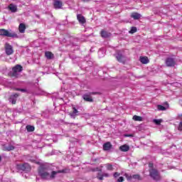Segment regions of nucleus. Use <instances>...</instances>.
<instances>
[{
  "label": "nucleus",
  "mask_w": 182,
  "mask_h": 182,
  "mask_svg": "<svg viewBox=\"0 0 182 182\" xmlns=\"http://www.w3.org/2000/svg\"><path fill=\"white\" fill-rule=\"evenodd\" d=\"M60 173H66V170L63 169L57 171H51L50 169H49V166L45 165L38 168V176L42 180H53L56 177V174Z\"/></svg>",
  "instance_id": "f257e3e1"
},
{
  "label": "nucleus",
  "mask_w": 182,
  "mask_h": 182,
  "mask_svg": "<svg viewBox=\"0 0 182 182\" xmlns=\"http://www.w3.org/2000/svg\"><path fill=\"white\" fill-rule=\"evenodd\" d=\"M23 70V68L22 65L17 64L12 68V73H11V76L13 77H19L21 76L20 73Z\"/></svg>",
  "instance_id": "f03ea898"
},
{
  "label": "nucleus",
  "mask_w": 182,
  "mask_h": 182,
  "mask_svg": "<svg viewBox=\"0 0 182 182\" xmlns=\"http://www.w3.org/2000/svg\"><path fill=\"white\" fill-rule=\"evenodd\" d=\"M17 168L18 170H21L22 171H26V173H28V171H31V170H32L31 165H29V164L28 163L18 164Z\"/></svg>",
  "instance_id": "7ed1b4c3"
},
{
  "label": "nucleus",
  "mask_w": 182,
  "mask_h": 182,
  "mask_svg": "<svg viewBox=\"0 0 182 182\" xmlns=\"http://www.w3.org/2000/svg\"><path fill=\"white\" fill-rule=\"evenodd\" d=\"M149 173L151 177L154 178V180H160V173H159L158 170H156L154 168H152L149 171Z\"/></svg>",
  "instance_id": "20e7f679"
},
{
  "label": "nucleus",
  "mask_w": 182,
  "mask_h": 182,
  "mask_svg": "<svg viewBox=\"0 0 182 182\" xmlns=\"http://www.w3.org/2000/svg\"><path fill=\"white\" fill-rule=\"evenodd\" d=\"M92 95H99V92H92L89 94H84L82 95V99H84L85 102H93V98H92L91 96Z\"/></svg>",
  "instance_id": "39448f33"
},
{
  "label": "nucleus",
  "mask_w": 182,
  "mask_h": 182,
  "mask_svg": "<svg viewBox=\"0 0 182 182\" xmlns=\"http://www.w3.org/2000/svg\"><path fill=\"white\" fill-rule=\"evenodd\" d=\"M4 49H5L6 54L8 55H12V53H14V47H12V46H11L8 43H5Z\"/></svg>",
  "instance_id": "423d86ee"
},
{
  "label": "nucleus",
  "mask_w": 182,
  "mask_h": 182,
  "mask_svg": "<svg viewBox=\"0 0 182 182\" xmlns=\"http://www.w3.org/2000/svg\"><path fill=\"white\" fill-rule=\"evenodd\" d=\"M0 36H7V38H14V36H15V34L9 33V31H8L7 30L1 28L0 29Z\"/></svg>",
  "instance_id": "0eeeda50"
},
{
  "label": "nucleus",
  "mask_w": 182,
  "mask_h": 182,
  "mask_svg": "<svg viewBox=\"0 0 182 182\" xmlns=\"http://www.w3.org/2000/svg\"><path fill=\"white\" fill-rule=\"evenodd\" d=\"M53 5H54L55 9H60V8L63 6V3H62V1L59 0H54Z\"/></svg>",
  "instance_id": "6e6552de"
},
{
  "label": "nucleus",
  "mask_w": 182,
  "mask_h": 182,
  "mask_svg": "<svg viewBox=\"0 0 182 182\" xmlns=\"http://www.w3.org/2000/svg\"><path fill=\"white\" fill-rule=\"evenodd\" d=\"M166 65L168 67L175 66L176 61H174V59L173 58H167L166 60Z\"/></svg>",
  "instance_id": "1a4fd4ad"
},
{
  "label": "nucleus",
  "mask_w": 182,
  "mask_h": 182,
  "mask_svg": "<svg viewBox=\"0 0 182 182\" xmlns=\"http://www.w3.org/2000/svg\"><path fill=\"white\" fill-rule=\"evenodd\" d=\"M19 96L18 94H13L11 95L9 98V101L12 103V105L16 104V98Z\"/></svg>",
  "instance_id": "9d476101"
},
{
  "label": "nucleus",
  "mask_w": 182,
  "mask_h": 182,
  "mask_svg": "<svg viewBox=\"0 0 182 182\" xmlns=\"http://www.w3.org/2000/svg\"><path fill=\"white\" fill-rule=\"evenodd\" d=\"M100 35L102 36V38H110V36H112V34L105 30H102L100 32Z\"/></svg>",
  "instance_id": "9b49d317"
},
{
  "label": "nucleus",
  "mask_w": 182,
  "mask_h": 182,
  "mask_svg": "<svg viewBox=\"0 0 182 182\" xmlns=\"http://www.w3.org/2000/svg\"><path fill=\"white\" fill-rule=\"evenodd\" d=\"M110 149H112V143L109 141H107L103 144V150H105V151H108V150H110Z\"/></svg>",
  "instance_id": "f8f14e48"
},
{
  "label": "nucleus",
  "mask_w": 182,
  "mask_h": 182,
  "mask_svg": "<svg viewBox=\"0 0 182 182\" xmlns=\"http://www.w3.org/2000/svg\"><path fill=\"white\" fill-rule=\"evenodd\" d=\"M8 9H9V11H11V12L13 13H15L16 12V11H18V7L14 4H9Z\"/></svg>",
  "instance_id": "ddd939ff"
},
{
  "label": "nucleus",
  "mask_w": 182,
  "mask_h": 182,
  "mask_svg": "<svg viewBox=\"0 0 182 182\" xmlns=\"http://www.w3.org/2000/svg\"><path fill=\"white\" fill-rule=\"evenodd\" d=\"M26 30V26L24 23H20L18 26V31L20 33H25V31Z\"/></svg>",
  "instance_id": "4468645a"
},
{
  "label": "nucleus",
  "mask_w": 182,
  "mask_h": 182,
  "mask_svg": "<svg viewBox=\"0 0 182 182\" xmlns=\"http://www.w3.org/2000/svg\"><path fill=\"white\" fill-rule=\"evenodd\" d=\"M118 62H121L124 63V57L120 53V52H118L116 56Z\"/></svg>",
  "instance_id": "2eb2a0df"
},
{
  "label": "nucleus",
  "mask_w": 182,
  "mask_h": 182,
  "mask_svg": "<svg viewBox=\"0 0 182 182\" xmlns=\"http://www.w3.org/2000/svg\"><path fill=\"white\" fill-rule=\"evenodd\" d=\"M15 149V146H12V145H9L7 146H4L2 148V150H4V151H11V150H14Z\"/></svg>",
  "instance_id": "dca6fc26"
},
{
  "label": "nucleus",
  "mask_w": 182,
  "mask_h": 182,
  "mask_svg": "<svg viewBox=\"0 0 182 182\" xmlns=\"http://www.w3.org/2000/svg\"><path fill=\"white\" fill-rule=\"evenodd\" d=\"M131 18H133V19L135 20L140 19L141 18V14L134 12L131 14Z\"/></svg>",
  "instance_id": "f3484780"
},
{
  "label": "nucleus",
  "mask_w": 182,
  "mask_h": 182,
  "mask_svg": "<svg viewBox=\"0 0 182 182\" xmlns=\"http://www.w3.org/2000/svg\"><path fill=\"white\" fill-rule=\"evenodd\" d=\"M139 60L144 65H147V63H149V62H150L149 60V58H147V57H140Z\"/></svg>",
  "instance_id": "a211bd4d"
},
{
  "label": "nucleus",
  "mask_w": 182,
  "mask_h": 182,
  "mask_svg": "<svg viewBox=\"0 0 182 182\" xmlns=\"http://www.w3.org/2000/svg\"><path fill=\"white\" fill-rule=\"evenodd\" d=\"M119 150H121V151H129V150H130V146L127 144H124L119 147Z\"/></svg>",
  "instance_id": "6ab92c4d"
},
{
  "label": "nucleus",
  "mask_w": 182,
  "mask_h": 182,
  "mask_svg": "<svg viewBox=\"0 0 182 182\" xmlns=\"http://www.w3.org/2000/svg\"><path fill=\"white\" fill-rule=\"evenodd\" d=\"M77 18L79 21L80 23H85V22H86V19H85V17L82 16V14H78L77 16Z\"/></svg>",
  "instance_id": "aec40b11"
},
{
  "label": "nucleus",
  "mask_w": 182,
  "mask_h": 182,
  "mask_svg": "<svg viewBox=\"0 0 182 182\" xmlns=\"http://www.w3.org/2000/svg\"><path fill=\"white\" fill-rule=\"evenodd\" d=\"M45 55L47 58V59H53L54 58L53 53H52V52L50 51L46 52Z\"/></svg>",
  "instance_id": "412c9836"
},
{
  "label": "nucleus",
  "mask_w": 182,
  "mask_h": 182,
  "mask_svg": "<svg viewBox=\"0 0 182 182\" xmlns=\"http://www.w3.org/2000/svg\"><path fill=\"white\" fill-rule=\"evenodd\" d=\"M133 120H135V122H142L143 121V117L134 115L133 117Z\"/></svg>",
  "instance_id": "4be33fe9"
},
{
  "label": "nucleus",
  "mask_w": 182,
  "mask_h": 182,
  "mask_svg": "<svg viewBox=\"0 0 182 182\" xmlns=\"http://www.w3.org/2000/svg\"><path fill=\"white\" fill-rule=\"evenodd\" d=\"M26 129H27V132H33L35 130V127L31 125H27Z\"/></svg>",
  "instance_id": "5701e85b"
},
{
  "label": "nucleus",
  "mask_w": 182,
  "mask_h": 182,
  "mask_svg": "<svg viewBox=\"0 0 182 182\" xmlns=\"http://www.w3.org/2000/svg\"><path fill=\"white\" fill-rule=\"evenodd\" d=\"M106 167L107 170H109V171H112L113 170V166L110 164H107Z\"/></svg>",
  "instance_id": "b1692460"
},
{
  "label": "nucleus",
  "mask_w": 182,
  "mask_h": 182,
  "mask_svg": "<svg viewBox=\"0 0 182 182\" xmlns=\"http://www.w3.org/2000/svg\"><path fill=\"white\" fill-rule=\"evenodd\" d=\"M157 109H158V110L164 111V110H166V107H164L163 105H158Z\"/></svg>",
  "instance_id": "393cba45"
},
{
  "label": "nucleus",
  "mask_w": 182,
  "mask_h": 182,
  "mask_svg": "<svg viewBox=\"0 0 182 182\" xmlns=\"http://www.w3.org/2000/svg\"><path fill=\"white\" fill-rule=\"evenodd\" d=\"M161 119H154V123H155V124H157L158 126H159V124H161Z\"/></svg>",
  "instance_id": "a878e982"
},
{
  "label": "nucleus",
  "mask_w": 182,
  "mask_h": 182,
  "mask_svg": "<svg viewBox=\"0 0 182 182\" xmlns=\"http://www.w3.org/2000/svg\"><path fill=\"white\" fill-rule=\"evenodd\" d=\"M73 111L71 114V116H76V114L78 113L79 112L75 107H73Z\"/></svg>",
  "instance_id": "bb28decb"
},
{
  "label": "nucleus",
  "mask_w": 182,
  "mask_h": 182,
  "mask_svg": "<svg viewBox=\"0 0 182 182\" xmlns=\"http://www.w3.org/2000/svg\"><path fill=\"white\" fill-rule=\"evenodd\" d=\"M132 178H134L135 180H140V176L139 174L133 175Z\"/></svg>",
  "instance_id": "cd10ccee"
},
{
  "label": "nucleus",
  "mask_w": 182,
  "mask_h": 182,
  "mask_svg": "<svg viewBox=\"0 0 182 182\" xmlns=\"http://www.w3.org/2000/svg\"><path fill=\"white\" fill-rule=\"evenodd\" d=\"M136 31H137V28H136V27H132L130 31V33H134Z\"/></svg>",
  "instance_id": "c85d7f7f"
},
{
  "label": "nucleus",
  "mask_w": 182,
  "mask_h": 182,
  "mask_svg": "<svg viewBox=\"0 0 182 182\" xmlns=\"http://www.w3.org/2000/svg\"><path fill=\"white\" fill-rule=\"evenodd\" d=\"M125 177H126V178H127V180H132V175H129L127 173L125 174Z\"/></svg>",
  "instance_id": "c756f323"
},
{
  "label": "nucleus",
  "mask_w": 182,
  "mask_h": 182,
  "mask_svg": "<svg viewBox=\"0 0 182 182\" xmlns=\"http://www.w3.org/2000/svg\"><path fill=\"white\" fill-rule=\"evenodd\" d=\"M123 181H124V178H123V176H121L117 179V182H123Z\"/></svg>",
  "instance_id": "7c9ffc66"
},
{
  "label": "nucleus",
  "mask_w": 182,
  "mask_h": 182,
  "mask_svg": "<svg viewBox=\"0 0 182 182\" xmlns=\"http://www.w3.org/2000/svg\"><path fill=\"white\" fill-rule=\"evenodd\" d=\"M16 90H18V92H26V89H21V88H16Z\"/></svg>",
  "instance_id": "2f4dec72"
},
{
  "label": "nucleus",
  "mask_w": 182,
  "mask_h": 182,
  "mask_svg": "<svg viewBox=\"0 0 182 182\" xmlns=\"http://www.w3.org/2000/svg\"><path fill=\"white\" fill-rule=\"evenodd\" d=\"M178 129L180 132H181V130H182V122H181L179 123Z\"/></svg>",
  "instance_id": "473e14b6"
},
{
  "label": "nucleus",
  "mask_w": 182,
  "mask_h": 182,
  "mask_svg": "<svg viewBox=\"0 0 182 182\" xmlns=\"http://www.w3.org/2000/svg\"><path fill=\"white\" fill-rule=\"evenodd\" d=\"M119 176H120V173H117V172H115L114 173V177H119Z\"/></svg>",
  "instance_id": "72a5a7b5"
},
{
  "label": "nucleus",
  "mask_w": 182,
  "mask_h": 182,
  "mask_svg": "<svg viewBox=\"0 0 182 182\" xmlns=\"http://www.w3.org/2000/svg\"><path fill=\"white\" fill-rule=\"evenodd\" d=\"M102 176H103V177H109V174L108 173H104Z\"/></svg>",
  "instance_id": "f704fd0d"
},
{
  "label": "nucleus",
  "mask_w": 182,
  "mask_h": 182,
  "mask_svg": "<svg viewBox=\"0 0 182 182\" xmlns=\"http://www.w3.org/2000/svg\"><path fill=\"white\" fill-rule=\"evenodd\" d=\"M178 119H180V120H182V114L178 115Z\"/></svg>",
  "instance_id": "c9c22d12"
},
{
  "label": "nucleus",
  "mask_w": 182,
  "mask_h": 182,
  "mask_svg": "<svg viewBox=\"0 0 182 182\" xmlns=\"http://www.w3.org/2000/svg\"><path fill=\"white\" fill-rule=\"evenodd\" d=\"M149 167H150L151 168L153 167V164H151V163H150L149 164Z\"/></svg>",
  "instance_id": "e433bc0d"
},
{
  "label": "nucleus",
  "mask_w": 182,
  "mask_h": 182,
  "mask_svg": "<svg viewBox=\"0 0 182 182\" xmlns=\"http://www.w3.org/2000/svg\"><path fill=\"white\" fill-rule=\"evenodd\" d=\"M98 178L99 180H101V181L103 180V175L102 176H100Z\"/></svg>",
  "instance_id": "4c0bfd02"
},
{
  "label": "nucleus",
  "mask_w": 182,
  "mask_h": 182,
  "mask_svg": "<svg viewBox=\"0 0 182 182\" xmlns=\"http://www.w3.org/2000/svg\"><path fill=\"white\" fill-rule=\"evenodd\" d=\"M82 2H89L90 0H82Z\"/></svg>",
  "instance_id": "58836bf2"
},
{
  "label": "nucleus",
  "mask_w": 182,
  "mask_h": 182,
  "mask_svg": "<svg viewBox=\"0 0 182 182\" xmlns=\"http://www.w3.org/2000/svg\"><path fill=\"white\" fill-rule=\"evenodd\" d=\"M1 160H2V158L0 156V161H1Z\"/></svg>",
  "instance_id": "ea45409f"
}]
</instances>
